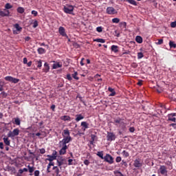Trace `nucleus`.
Wrapping results in <instances>:
<instances>
[{
    "mask_svg": "<svg viewBox=\"0 0 176 176\" xmlns=\"http://www.w3.org/2000/svg\"><path fill=\"white\" fill-rule=\"evenodd\" d=\"M63 139L58 142L60 146H67V144L72 141V137L70 136L69 130L65 129L63 130V133H62Z\"/></svg>",
    "mask_w": 176,
    "mask_h": 176,
    "instance_id": "nucleus-1",
    "label": "nucleus"
},
{
    "mask_svg": "<svg viewBox=\"0 0 176 176\" xmlns=\"http://www.w3.org/2000/svg\"><path fill=\"white\" fill-rule=\"evenodd\" d=\"M123 120V118L118 117L116 118H114V120L112 123L115 125V126H117L121 129H124L125 127H126V123H125Z\"/></svg>",
    "mask_w": 176,
    "mask_h": 176,
    "instance_id": "nucleus-2",
    "label": "nucleus"
},
{
    "mask_svg": "<svg viewBox=\"0 0 176 176\" xmlns=\"http://www.w3.org/2000/svg\"><path fill=\"white\" fill-rule=\"evenodd\" d=\"M101 160H103L105 162L109 164H113L114 163V158L111 157L110 154H106L104 157L102 158H100Z\"/></svg>",
    "mask_w": 176,
    "mask_h": 176,
    "instance_id": "nucleus-3",
    "label": "nucleus"
},
{
    "mask_svg": "<svg viewBox=\"0 0 176 176\" xmlns=\"http://www.w3.org/2000/svg\"><path fill=\"white\" fill-rule=\"evenodd\" d=\"M19 134H20V129L16 128V129L12 130V131H10V133H8V134L7 135V137L14 138V137H16Z\"/></svg>",
    "mask_w": 176,
    "mask_h": 176,
    "instance_id": "nucleus-4",
    "label": "nucleus"
},
{
    "mask_svg": "<svg viewBox=\"0 0 176 176\" xmlns=\"http://www.w3.org/2000/svg\"><path fill=\"white\" fill-rule=\"evenodd\" d=\"M5 80L6 81H8L11 83H14V84H16L19 82H20V79L18 78H14V77L11 76H7L5 77Z\"/></svg>",
    "mask_w": 176,
    "mask_h": 176,
    "instance_id": "nucleus-5",
    "label": "nucleus"
},
{
    "mask_svg": "<svg viewBox=\"0 0 176 176\" xmlns=\"http://www.w3.org/2000/svg\"><path fill=\"white\" fill-rule=\"evenodd\" d=\"M73 11L74 7L72 6H65L63 8V12H65V14H72Z\"/></svg>",
    "mask_w": 176,
    "mask_h": 176,
    "instance_id": "nucleus-6",
    "label": "nucleus"
},
{
    "mask_svg": "<svg viewBox=\"0 0 176 176\" xmlns=\"http://www.w3.org/2000/svg\"><path fill=\"white\" fill-rule=\"evenodd\" d=\"M107 138L108 142H112L115 141V140L116 139V136L113 132H107Z\"/></svg>",
    "mask_w": 176,
    "mask_h": 176,
    "instance_id": "nucleus-7",
    "label": "nucleus"
},
{
    "mask_svg": "<svg viewBox=\"0 0 176 176\" xmlns=\"http://www.w3.org/2000/svg\"><path fill=\"white\" fill-rule=\"evenodd\" d=\"M159 172H160V174L164 176H167V173H168L167 167H166L165 166L161 165L160 166Z\"/></svg>",
    "mask_w": 176,
    "mask_h": 176,
    "instance_id": "nucleus-8",
    "label": "nucleus"
},
{
    "mask_svg": "<svg viewBox=\"0 0 176 176\" xmlns=\"http://www.w3.org/2000/svg\"><path fill=\"white\" fill-rule=\"evenodd\" d=\"M14 28H15L16 30H12L13 34H19V33L22 31V28L20 27V25H19V23H16L15 25H14Z\"/></svg>",
    "mask_w": 176,
    "mask_h": 176,
    "instance_id": "nucleus-9",
    "label": "nucleus"
},
{
    "mask_svg": "<svg viewBox=\"0 0 176 176\" xmlns=\"http://www.w3.org/2000/svg\"><path fill=\"white\" fill-rule=\"evenodd\" d=\"M27 167H28V168H24L23 169H19V170H22L25 173L29 171V173H30V174H32V173H34V171L35 168L34 166H30V165H28Z\"/></svg>",
    "mask_w": 176,
    "mask_h": 176,
    "instance_id": "nucleus-10",
    "label": "nucleus"
},
{
    "mask_svg": "<svg viewBox=\"0 0 176 176\" xmlns=\"http://www.w3.org/2000/svg\"><path fill=\"white\" fill-rule=\"evenodd\" d=\"M106 12L108 14H111V15L118 14V12L116 11V10H115V8L113 7L107 8V9L106 10Z\"/></svg>",
    "mask_w": 176,
    "mask_h": 176,
    "instance_id": "nucleus-11",
    "label": "nucleus"
},
{
    "mask_svg": "<svg viewBox=\"0 0 176 176\" xmlns=\"http://www.w3.org/2000/svg\"><path fill=\"white\" fill-rule=\"evenodd\" d=\"M58 34L61 35V36L65 37L68 38V36L65 33V29L63 27L58 28Z\"/></svg>",
    "mask_w": 176,
    "mask_h": 176,
    "instance_id": "nucleus-12",
    "label": "nucleus"
},
{
    "mask_svg": "<svg viewBox=\"0 0 176 176\" xmlns=\"http://www.w3.org/2000/svg\"><path fill=\"white\" fill-rule=\"evenodd\" d=\"M133 166L135 168H140L142 166V161L138 158L133 162Z\"/></svg>",
    "mask_w": 176,
    "mask_h": 176,
    "instance_id": "nucleus-13",
    "label": "nucleus"
},
{
    "mask_svg": "<svg viewBox=\"0 0 176 176\" xmlns=\"http://www.w3.org/2000/svg\"><path fill=\"white\" fill-rule=\"evenodd\" d=\"M61 146L62 148L60 150V151H58V153L60 154V155H65L66 150L68 149V146Z\"/></svg>",
    "mask_w": 176,
    "mask_h": 176,
    "instance_id": "nucleus-14",
    "label": "nucleus"
},
{
    "mask_svg": "<svg viewBox=\"0 0 176 176\" xmlns=\"http://www.w3.org/2000/svg\"><path fill=\"white\" fill-rule=\"evenodd\" d=\"M65 161L64 159H60V160H58L56 161V162L58 163V168H60V170L63 169V162Z\"/></svg>",
    "mask_w": 176,
    "mask_h": 176,
    "instance_id": "nucleus-15",
    "label": "nucleus"
},
{
    "mask_svg": "<svg viewBox=\"0 0 176 176\" xmlns=\"http://www.w3.org/2000/svg\"><path fill=\"white\" fill-rule=\"evenodd\" d=\"M63 67V64L61 63L58 62L53 64V69H57L58 68Z\"/></svg>",
    "mask_w": 176,
    "mask_h": 176,
    "instance_id": "nucleus-16",
    "label": "nucleus"
},
{
    "mask_svg": "<svg viewBox=\"0 0 176 176\" xmlns=\"http://www.w3.org/2000/svg\"><path fill=\"white\" fill-rule=\"evenodd\" d=\"M52 170H54V174H53V176H59L58 173H60V169H58V166H54Z\"/></svg>",
    "mask_w": 176,
    "mask_h": 176,
    "instance_id": "nucleus-17",
    "label": "nucleus"
},
{
    "mask_svg": "<svg viewBox=\"0 0 176 176\" xmlns=\"http://www.w3.org/2000/svg\"><path fill=\"white\" fill-rule=\"evenodd\" d=\"M60 119L65 122H70L71 121V118L69 116H61V117H60Z\"/></svg>",
    "mask_w": 176,
    "mask_h": 176,
    "instance_id": "nucleus-18",
    "label": "nucleus"
},
{
    "mask_svg": "<svg viewBox=\"0 0 176 176\" xmlns=\"http://www.w3.org/2000/svg\"><path fill=\"white\" fill-rule=\"evenodd\" d=\"M10 16V11L9 10H5V12H0V16L4 17V16Z\"/></svg>",
    "mask_w": 176,
    "mask_h": 176,
    "instance_id": "nucleus-19",
    "label": "nucleus"
},
{
    "mask_svg": "<svg viewBox=\"0 0 176 176\" xmlns=\"http://www.w3.org/2000/svg\"><path fill=\"white\" fill-rule=\"evenodd\" d=\"M83 119H84L83 115H82V114L76 115V119H75L76 122H78Z\"/></svg>",
    "mask_w": 176,
    "mask_h": 176,
    "instance_id": "nucleus-20",
    "label": "nucleus"
},
{
    "mask_svg": "<svg viewBox=\"0 0 176 176\" xmlns=\"http://www.w3.org/2000/svg\"><path fill=\"white\" fill-rule=\"evenodd\" d=\"M2 140H3V143L6 144V146H10V140L8 139V138H2Z\"/></svg>",
    "mask_w": 176,
    "mask_h": 176,
    "instance_id": "nucleus-21",
    "label": "nucleus"
},
{
    "mask_svg": "<svg viewBox=\"0 0 176 176\" xmlns=\"http://www.w3.org/2000/svg\"><path fill=\"white\" fill-rule=\"evenodd\" d=\"M111 52L114 53L118 52V45H111Z\"/></svg>",
    "mask_w": 176,
    "mask_h": 176,
    "instance_id": "nucleus-22",
    "label": "nucleus"
},
{
    "mask_svg": "<svg viewBox=\"0 0 176 176\" xmlns=\"http://www.w3.org/2000/svg\"><path fill=\"white\" fill-rule=\"evenodd\" d=\"M47 157H48L47 160L49 162H53L54 160H56V155H48Z\"/></svg>",
    "mask_w": 176,
    "mask_h": 176,
    "instance_id": "nucleus-23",
    "label": "nucleus"
},
{
    "mask_svg": "<svg viewBox=\"0 0 176 176\" xmlns=\"http://www.w3.org/2000/svg\"><path fill=\"white\" fill-rule=\"evenodd\" d=\"M37 52H38V54H44L45 53H46V50H45L44 48L39 47V48H38V50H37Z\"/></svg>",
    "mask_w": 176,
    "mask_h": 176,
    "instance_id": "nucleus-24",
    "label": "nucleus"
},
{
    "mask_svg": "<svg viewBox=\"0 0 176 176\" xmlns=\"http://www.w3.org/2000/svg\"><path fill=\"white\" fill-rule=\"evenodd\" d=\"M77 75H78V73H77V72H75L74 74L71 75V76L72 77V78L75 79L76 80H80V78L78 77Z\"/></svg>",
    "mask_w": 176,
    "mask_h": 176,
    "instance_id": "nucleus-25",
    "label": "nucleus"
},
{
    "mask_svg": "<svg viewBox=\"0 0 176 176\" xmlns=\"http://www.w3.org/2000/svg\"><path fill=\"white\" fill-rule=\"evenodd\" d=\"M135 42L138 43L139 44L142 43V38L140 36H135Z\"/></svg>",
    "mask_w": 176,
    "mask_h": 176,
    "instance_id": "nucleus-26",
    "label": "nucleus"
},
{
    "mask_svg": "<svg viewBox=\"0 0 176 176\" xmlns=\"http://www.w3.org/2000/svg\"><path fill=\"white\" fill-rule=\"evenodd\" d=\"M76 162V160L69 159L68 160V166H73L75 165V162Z\"/></svg>",
    "mask_w": 176,
    "mask_h": 176,
    "instance_id": "nucleus-27",
    "label": "nucleus"
},
{
    "mask_svg": "<svg viewBox=\"0 0 176 176\" xmlns=\"http://www.w3.org/2000/svg\"><path fill=\"white\" fill-rule=\"evenodd\" d=\"M44 67V72L47 73L50 71V66L48 65L47 63H45Z\"/></svg>",
    "mask_w": 176,
    "mask_h": 176,
    "instance_id": "nucleus-28",
    "label": "nucleus"
},
{
    "mask_svg": "<svg viewBox=\"0 0 176 176\" xmlns=\"http://www.w3.org/2000/svg\"><path fill=\"white\" fill-rule=\"evenodd\" d=\"M80 126L84 127V129H89V124L87 123V122H82L80 123Z\"/></svg>",
    "mask_w": 176,
    "mask_h": 176,
    "instance_id": "nucleus-29",
    "label": "nucleus"
},
{
    "mask_svg": "<svg viewBox=\"0 0 176 176\" xmlns=\"http://www.w3.org/2000/svg\"><path fill=\"white\" fill-rule=\"evenodd\" d=\"M99 77H100V75L96 74V76H94V79L96 80V82L100 83L101 81H102V79L98 78Z\"/></svg>",
    "mask_w": 176,
    "mask_h": 176,
    "instance_id": "nucleus-30",
    "label": "nucleus"
},
{
    "mask_svg": "<svg viewBox=\"0 0 176 176\" xmlns=\"http://www.w3.org/2000/svg\"><path fill=\"white\" fill-rule=\"evenodd\" d=\"M93 41L96 42V43H104L106 41L102 38H96L93 40Z\"/></svg>",
    "mask_w": 176,
    "mask_h": 176,
    "instance_id": "nucleus-31",
    "label": "nucleus"
},
{
    "mask_svg": "<svg viewBox=\"0 0 176 176\" xmlns=\"http://www.w3.org/2000/svg\"><path fill=\"white\" fill-rule=\"evenodd\" d=\"M169 46L170 49H176V43H175L173 41L169 42Z\"/></svg>",
    "mask_w": 176,
    "mask_h": 176,
    "instance_id": "nucleus-32",
    "label": "nucleus"
},
{
    "mask_svg": "<svg viewBox=\"0 0 176 176\" xmlns=\"http://www.w3.org/2000/svg\"><path fill=\"white\" fill-rule=\"evenodd\" d=\"M14 124L20 126L21 124V120L20 118H14Z\"/></svg>",
    "mask_w": 176,
    "mask_h": 176,
    "instance_id": "nucleus-33",
    "label": "nucleus"
},
{
    "mask_svg": "<svg viewBox=\"0 0 176 176\" xmlns=\"http://www.w3.org/2000/svg\"><path fill=\"white\" fill-rule=\"evenodd\" d=\"M96 156L100 157V158H103L104 157V151H100L96 153Z\"/></svg>",
    "mask_w": 176,
    "mask_h": 176,
    "instance_id": "nucleus-34",
    "label": "nucleus"
},
{
    "mask_svg": "<svg viewBox=\"0 0 176 176\" xmlns=\"http://www.w3.org/2000/svg\"><path fill=\"white\" fill-rule=\"evenodd\" d=\"M114 175L115 176H125L120 171L118 170L114 171Z\"/></svg>",
    "mask_w": 176,
    "mask_h": 176,
    "instance_id": "nucleus-35",
    "label": "nucleus"
},
{
    "mask_svg": "<svg viewBox=\"0 0 176 176\" xmlns=\"http://www.w3.org/2000/svg\"><path fill=\"white\" fill-rule=\"evenodd\" d=\"M168 121L176 122V118L168 116Z\"/></svg>",
    "mask_w": 176,
    "mask_h": 176,
    "instance_id": "nucleus-36",
    "label": "nucleus"
},
{
    "mask_svg": "<svg viewBox=\"0 0 176 176\" xmlns=\"http://www.w3.org/2000/svg\"><path fill=\"white\" fill-rule=\"evenodd\" d=\"M17 12L20 13V14H23L24 13V8L19 7V8H17L16 10Z\"/></svg>",
    "mask_w": 176,
    "mask_h": 176,
    "instance_id": "nucleus-37",
    "label": "nucleus"
},
{
    "mask_svg": "<svg viewBox=\"0 0 176 176\" xmlns=\"http://www.w3.org/2000/svg\"><path fill=\"white\" fill-rule=\"evenodd\" d=\"M34 62L36 63L38 68H41V60H34Z\"/></svg>",
    "mask_w": 176,
    "mask_h": 176,
    "instance_id": "nucleus-38",
    "label": "nucleus"
},
{
    "mask_svg": "<svg viewBox=\"0 0 176 176\" xmlns=\"http://www.w3.org/2000/svg\"><path fill=\"white\" fill-rule=\"evenodd\" d=\"M122 155H123L124 158L129 157V153L127 151H123V152H122Z\"/></svg>",
    "mask_w": 176,
    "mask_h": 176,
    "instance_id": "nucleus-39",
    "label": "nucleus"
},
{
    "mask_svg": "<svg viewBox=\"0 0 176 176\" xmlns=\"http://www.w3.org/2000/svg\"><path fill=\"white\" fill-rule=\"evenodd\" d=\"M12 8H13L12 5H10V3H6L5 5L6 10H10V9H12Z\"/></svg>",
    "mask_w": 176,
    "mask_h": 176,
    "instance_id": "nucleus-40",
    "label": "nucleus"
},
{
    "mask_svg": "<svg viewBox=\"0 0 176 176\" xmlns=\"http://www.w3.org/2000/svg\"><path fill=\"white\" fill-rule=\"evenodd\" d=\"M111 22L118 24V23H120V19L114 18V19H111Z\"/></svg>",
    "mask_w": 176,
    "mask_h": 176,
    "instance_id": "nucleus-41",
    "label": "nucleus"
},
{
    "mask_svg": "<svg viewBox=\"0 0 176 176\" xmlns=\"http://www.w3.org/2000/svg\"><path fill=\"white\" fill-rule=\"evenodd\" d=\"M143 57H144V54H142V52H138V59H142Z\"/></svg>",
    "mask_w": 176,
    "mask_h": 176,
    "instance_id": "nucleus-42",
    "label": "nucleus"
},
{
    "mask_svg": "<svg viewBox=\"0 0 176 176\" xmlns=\"http://www.w3.org/2000/svg\"><path fill=\"white\" fill-rule=\"evenodd\" d=\"M0 95L1 96L2 98H6L7 97V94L5 91H2L1 94H0Z\"/></svg>",
    "mask_w": 176,
    "mask_h": 176,
    "instance_id": "nucleus-43",
    "label": "nucleus"
},
{
    "mask_svg": "<svg viewBox=\"0 0 176 176\" xmlns=\"http://www.w3.org/2000/svg\"><path fill=\"white\" fill-rule=\"evenodd\" d=\"M170 27H171V28H176V21L175 22H171L170 23Z\"/></svg>",
    "mask_w": 176,
    "mask_h": 176,
    "instance_id": "nucleus-44",
    "label": "nucleus"
},
{
    "mask_svg": "<svg viewBox=\"0 0 176 176\" xmlns=\"http://www.w3.org/2000/svg\"><path fill=\"white\" fill-rule=\"evenodd\" d=\"M129 3L131 4L132 6H137V2L135 1H127Z\"/></svg>",
    "mask_w": 176,
    "mask_h": 176,
    "instance_id": "nucleus-45",
    "label": "nucleus"
},
{
    "mask_svg": "<svg viewBox=\"0 0 176 176\" xmlns=\"http://www.w3.org/2000/svg\"><path fill=\"white\" fill-rule=\"evenodd\" d=\"M96 32L99 33L102 32V27L100 26V27L96 28Z\"/></svg>",
    "mask_w": 176,
    "mask_h": 176,
    "instance_id": "nucleus-46",
    "label": "nucleus"
},
{
    "mask_svg": "<svg viewBox=\"0 0 176 176\" xmlns=\"http://www.w3.org/2000/svg\"><path fill=\"white\" fill-rule=\"evenodd\" d=\"M31 14L34 15V16H38V12L36 10H32L31 11Z\"/></svg>",
    "mask_w": 176,
    "mask_h": 176,
    "instance_id": "nucleus-47",
    "label": "nucleus"
},
{
    "mask_svg": "<svg viewBox=\"0 0 176 176\" xmlns=\"http://www.w3.org/2000/svg\"><path fill=\"white\" fill-rule=\"evenodd\" d=\"M41 172L39 170H34V176H39Z\"/></svg>",
    "mask_w": 176,
    "mask_h": 176,
    "instance_id": "nucleus-48",
    "label": "nucleus"
},
{
    "mask_svg": "<svg viewBox=\"0 0 176 176\" xmlns=\"http://www.w3.org/2000/svg\"><path fill=\"white\" fill-rule=\"evenodd\" d=\"M115 161L117 162V163H120L122 162V158L121 157H116V159L115 160Z\"/></svg>",
    "mask_w": 176,
    "mask_h": 176,
    "instance_id": "nucleus-49",
    "label": "nucleus"
},
{
    "mask_svg": "<svg viewBox=\"0 0 176 176\" xmlns=\"http://www.w3.org/2000/svg\"><path fill=\"white\" fill-rule=\"evenodd\" d=\"M163 44V39H159L157 42H156V45H160Z\"/></svg>",
    "mask_w": 176,
    "mask_h": 176,
    "instance_id": "nucleus-50",
    "label": "nucleus"
},
{
    "mask_svg": "<svg viewBox=\"0 0 176 176\" xmlns=\"http://www.w3.org/2000/svg\"><path fill=\"white\" fill-rule=\"evenodd\" d=\"M67 80H68L69 81H72V76L69 74H67Z\"/></svg>",
    "mask_w": 176,
    "mask_h": 176,
    "instance_id": "nucleus-51",
    "label": "nucleus"
},
{
    "mask_svg": "<svg viewBox=\"0 0 176 176\" xmlns=\"http://www.w3.org/2000/svg\"><path fill=\"white\" fill-rule=\"evenodd\" d=\"M84 164L87 166L90 164V161L87 160H84Z\"/></svg>",
    "mask_w": 176,
    "mask_h": 176,
    "instance_id": "nucleus-52",
    "label": "nucleus"
},
{
    "mask_svg": "<svg viewBox=\"0 0 176 176\" xmlns=\"http://www.w3.org/2000/svg\"><path fill=\"white\" fill-rule=\"evenodd\" d=\"M96 138H97V135L94 134L91 135V140L95 141Z\"/></svg>",
    "mask_w": 176,
    "mask_h": 176,
    "instance_id": "nucleus-53",
    "label": "nucleus"
},
{
    "mask_svg": "<svg viewBox=\"0 0 176 176\" xmlns=\"http://www.w3.org/2000/svg\"><path fill=\"white\" fill-rule=\"evenodd\" d=\"M175 116H176V113H171L168 114L167 117L174 118Z\"/></svg>",
    "mask_w": 176,
    "mask_h": 176,
    "instance_id": "nucleus-54",
    "label": "nucleus"
},
{
    "mask_svg": "<svg viewBox=\"0 0 176 176\" xmlns=\"http://www.w3.org/2000/svg\"><path fill=\"white\" fill-rule=\"evenodd\" d=\"M129 131H130V133H134L135 127L132 126V127L129 128Z\"/></svg>",
    "mask_w": 176,
    "mask_h": 176,
    "instance_id": "nucleus-55",
    "label": "nucleus"
},
{
    "mask_svg": "<svg viewBox=\"0 0 176 176\" xmlns=\"http://www.w3.org/2000/svg\"><path fill=\"white\" fill-rule=\"evenodd\" d=\"M32 27L34 28H36L38 27V21H34V25Z\"/></svg>",
    "mask_w": 176,
    "mask_h": 176,
    "instance_id": "nucleus-56",
    "label": "nucleus"
},
{
    "mask_svg": "<svg viewBox=\"0 0 176 176\" xmlns=\"http://www.w3.org/2000/svg\"><path fill=\"white\" fill-rule=\"evenodd\" d=\"M108 91H109L110 93H115L114 89L111 87H108Z\"/></svg>",
    "mask_w": 176,
    "mask_h": 176,
    "instance_id": "nucleus-57",
    "label": "nucleus"
},
{
    "mask_svg": "<svg viewBox=\"0 0 176 176\" xmlns=\"http://www.w3.org/2000/svg\"><path fill=\"white\" fill-rule=\"evenodd\" d=\"M52 166H47V168L46 170V173H51V170H50Z\"/></svg>",
    "mask_w": 176,
    "mask_h": 176,
    "instance_id": "nucleus-58",
    "label": "nucleus"
},
{
    "mask_svg": "<svg viewBox=\"0 0 176 176\" xmlns=\"http://www.w3.org/2000/svg\"><path fill=\"white\" fill-rule=\"evenodd\" d=\"M170 126H173L174 129H176V124L175 123H171L169 125Z\"/></svg>",
    "mask_w": 176,
    "mask_h": 176,
    "instance_id": "nucleus-59",
    "label": "nucleus"
},
{
    "mask_svg": "<svg viewBox=\"0 0 176 176\" xmlns=\"http://www.w3.org/2000/svg\"><path fill=\"white\" fill-rule=\"evenodd\" d=\"M39 151H40L41 154H44V153H45V148H41V149L39 150Z\"/></svg>",
    "mask_w": 176,
    "mask_h": 176,
    "instance_id": "nucleus-60",
    "label": "nucleus"
},
{
    "mask_svg": "<svg viewBox=\"0 0 176 176\" xmlns=\"http://www.w3.org/2000/svg\"><path fill=\"white\" fill-rule=\"evenodd\" d=\"M115 95H116V92H111V94H109V97H114Z\"/></svg>",
    "mask_w": 176,
    "mask_h": 176,
    "instance_id": "nucleus-61",
    "label": "nucleus"
},
{
    "mask_svg": "<svg viewBox=\"0 0 176 176\" xmlns=\"http://www.w3.org/2000/svg\"><path fill=\"white\" fill-rule=\"evenodd\" d=\"M32 65V62H28V63H26V65L28 66V67H31V65Z\"/></svg>",
    "mask_w": 176,
    "mask_h": 176,
    "instance_id": "nucleus-62",
    "label": "nucleus"
},
{
    "mask_svg": "<svg viewBox=\"0 0 176 176\" xmlns=\"http://www.w3.org/2000/svg\"><path fill=\"white\" fill-rule=\"evenodd\" d=\"M0 149L3 150V143L0 142Z\"/></svg>",
    "mask_w": 176,
    "mask_h": 176,
    "instance_id": "nucleus-63",
    "label": "nucleus"
},
{
    "mask_svg": "<svg viewBox=\"0 0 176 176\" xmlns=\"http://www.w3.org/2000/svg\"><path fill=\"white\" fill-rule=\"evenodd\" d=\"M27 63H28L27 58H23V64H27Z\"/></svg>",
    "mask_w": 176,
    "mask_h": 176,
    "instance_id": "nucleus-64",
    "label": "nucleus"
}]
</instances>
